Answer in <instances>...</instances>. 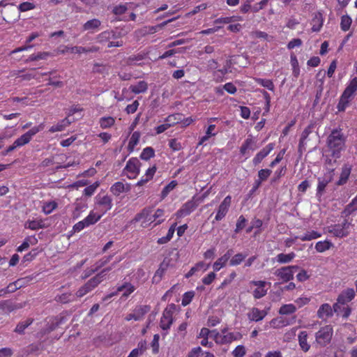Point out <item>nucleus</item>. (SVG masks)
<instances>
[{"mask_svg": "<svg viewBox=\"0 0 357 357\" xmlns=\"http://www.w3.org/2000/svg\"><path fill=\"white\" fill-rule=\"evenodd\" d=\"M335 130L331 131L328 137V148L324 151L325 167L327 173L322 178H318L317 196H321L327 185L333 180L334 176L333 163L335 162Z\"/></svg>", "mask_w": 357, "mask_h": 357, "instance_id": "nucleus-1", "label": "nucleus"}, {"mask_svg": "<svg viewBox=\"0 0 357 357\" xmlns=\"http://www.w3.org/2000/svg\"><path fill=\"white\" fill-rule=\"evenodd\" d=\"M356 211H357V195L342 212L341 218L338 220L339 223L336 225V237H342L349 234L351 223L347 218Z\"/></svg>", "mask_w": 357, "mask_h": 357, "instance_id": "nucleus-2", "label": "nucleus"}, {"mask_svg": "<svg viewBox=\"0 0 357 357\" xmlns=\"http://www.w3.org/2000/svg\"><path fill=\"white\" fill-rule=\"evenodd\" d=\"M357 91V77L353 78L342 94L338 105V111L343 112L349 106L350 102L354 98Z\"/></svg>", "mask_w": 357, "mask_h": 357, "instance_id": "nucleus-3", "label": "nucleus"}, {"mask_svg": "<svg viewBox=\"0 0 357 357\" xmlns=\"http://www.w3.org/2000/svg\"><path fill=\"white\" fill-rule=\"evenodd\" d=\"M140 162L136 158H130L126 165L124 170L128 172L129 178H135L139 174Z\"/></svg>", "mask_w": 357, "mask_h": 357, "instance_id": "nucleus-4", "label": "nucleus"}, {"mask_svg": "<svg viewBox=\"0 0 357 357\" xmlns=\"http://www.w3.org/2000/svg\"><path fill=\"white\" fill-rule=\"evenodd\" d=\"M231 203V197L230 195L227 196L220 204L215 220L216 221H220L222 220L227 212L229 211V207Z\"/></svg>", "mask_w": 357, "mask_h": 357, "instance_id": "nucleus-5", "label": "nucleus"}, {"mask_svg": "<svg viewBox=\"0 0 357 357\" xmlns=\"http://www.w3.org/2000/svg\"><path fill=\"white\" fill-rule=\"evenodd\" d=\"M289 314H280V316L273 319L270 324L273 328H282L284 326L291 324L295 321V317L291 318L287 317Z\"/></svg>", "mask_w": 357, "mask_h": 357, "instance_id": "nucleus-6", "label": "nucleus"}, {"mask_svg": "<svg viewBox=\"0 0 357 357\" xmlns=\"http://www.w3.org/2000/svg\"><path fill=\"white\" fill-rule=\"evenodd\" d=\"M46 320H47V327L45 329L40 331L42 335L49 333L52 331L55 330L56 328L58 327L63 322V321L64 320V317L57 315L55 317H48L47 318Z\"/></svg>", "mask_w": 357, "mask_h": 357, "instance_id": "nucleus-7", "label": "nucleus"}, {"mask_svg": "<svg viewBox=\"0 0 357 357\" xmlns=\"http://www.w3.org/2000/svg\"><path fill=\"white\" fill-rule=\"evenodd\" d=\"M198 206L194 200H190L185 203L176 212L177 218H183L190 214Z\"/></svg>", "mask_w": 357, "mask_h": 357, "instance_id": "nucleus-8", "label": "nucleus"}, {"mask_svg": "<svg viewBox=\"0 0 357 357\" xmlns=\"http://www.w3.org/2000/svg\"><path fill=\"white\" fill-rule=\"evenodd\" d=\"M355 296V291L353 288H348L343 291L336 299V307H337V304H346L350 302ZM336 312H337V309L336 308Z\"/></svg>", "mask_w": 357, "mask_h": 357, "instance_id": "nucleus-9", "label": "nucleus"}, {"mask_svg": "<svg viewBox=\"0 0 357 357\" xmlns=\"http://www.w3.org/2000/svg\"><path fill=\"white\" fill-rule=\"evenodd\" d=\"M333 335L332 328H324L317 333L316 338L319 343L325 344L328 342Z\"/></svg>", "mask_w": 357, "mask_h": 357, "instance_id": "nucleus-10", "label": "nucleus"}, {"mask_svg": "<svg viewBox=\"0 0 357 357\" xmlns=\"http://www.w3.org/2000/svg\"><path fill=\"white\" fill-rule=\"evenodd\" d=\"M96 204L98 206H100L102 207V209L104 210L103 213L109 211L113 206L112 199L111 197H109L108 195L101 196L100 195H98L96 196Z\"/></svg>", "mask_w": 357, "mask_h": 357, "instance_id": "nucleus-11", "label": "nucleus"}, {"mask_svg": "<svg viewBox=\"0 0 357 357\" xmlns=\"http://www.w3.org/2000/svg\"><path fill=\"white\" fill-rule=\"evenodd\" d=\"M352 166L349 164H344L341 169L338 180L336 181V185H344L351 174Z\"/></svg>", "mask_w": 357, "mask_h": 357, "instance_id": "nucleus-12", "label": "nucleus"}, {"mask_svg": "<svg viewBox=\"0 0 357 357\" xmlns=\"http://www.w3.org/2000/svg\"><path fill=\"white\" fill-rule=\"evenodd\" d=\"M239 333H229L224 335H220L219 333H215L214 339L217 343L227 344L234 340H236L239 337Z\"/></svg>", "mask_w": 357, "mask_h": 357, "instance_id": "nucleus-13", "label": "nucleus"}, {"mask_svg": "<svg viewBox=\"0 0 357 357\" xmlns=\"http://www.w3.org/2000/svg\"><path fill=\"white\" fill-rule=\"evenodd\" d=\"M274 149V144L273 143L268 144L266 147L262 149L252 160V162L255 165L259 164L264 158H265L271 151Z\"/></svg>", "mask_w": 357, "mask_h": 357, "instance_id": "nucleus-14", "label": "nucleus"}, {"mask_svg": "<svg viewBox=\"0 0 357 357\" xmlns=\"http://www.w3.org/2000/svg\"><path fill=\"white\" fill-rule=\"evenodd\" d=\"M135 287L128 282H126L123 285L117 288V291L114 293H112L107 296L104 300H108L109 298H112L113 296L116 295L118 292L123 291V296L127 297L131 293H132L135 291Z\"/></svg>", "mask_w": 357, "mask_h": 357, "instance_id": "nucleus-15", "label": "nucleus"}, {"mask_svg": "<svg viewBox=\"0 0 357 357\" xmlns=\"http://www.w3.org/2000/svg\"><path fill=\"white\" fill-rule=\"evenodd\" d=\"M275 275L284 282L290 281L294 278V271L287 266L277 269Z\"/></svg>", "mask_w": 357, "mask_h": 357, "instance_id": "nucleus-16", "label": "nucleus"}, {"mask_svg": "<svg viewBox=\"0 0 357 357\" xmlns=\"http://www.w3.org/2000/svg\"><path fill=\"white\" fill-rule=\"evenodd\" d=\"M130 190V185L128 183L124 184L118 181L110 187V192L115 196H119L121 193L127 192Z\"/></svg>", "mask_w": 357, "mask_h": 357, "instance_id": "nucleus-17", "label": "nucleus"}, {"mask_svg": "<svg viewBox=\"0 0 357 357\" xmlns=\"http://www.w3.org/2000/svg\"><path fill=\"white\" fill-rule=\"evenodd\" d=\"M234 251L232 249L228 250L227 252L220 257L214 264H213V269L215 271H218L221 268L225 266L227 261L229 259Z\"/></svg>", "mask_w": 357, "mask_h": 357, "instance_id": "nucleus-18", "label": "nucleus"}, {"mask_svg": "<svg viewBox=\"0 0 357 357\" xmlns=\"http://www.w3.org/2000/svg\"><path fill=\"white\" fill-rule=\"evenodd\" d=\"M312 19L311 20L312 31L313 32H318L320 31L323 25L322 15L319 12H316L312 14Z\"/></svg>", "mask_w": 357, "mask_h": 357, "instance_id": "nucleus-19", "label": "nucleus"}, {"mask_svg": "<svg viewBox=\"0 0 357 357\" xmlns=\"http://www.w3.org/2000/svg\"><path fill=\"white\" fill-rule=\"evenodd\" d=\"M252 283L257 286V288L253 291V296L255 298H260L266 295V289L265 285L266 284L264 281H253Z\"/></svg>", "mask_w": 357, "mask_h": 357, "instance_id": "nucleus-20", "label": "nucleus"}, {"mask_svg": "<svg viewBox=\"0 0 357 357\" xmlns=\"http://www.w3.org/2000/svg\"><path fill=\"white\" fill-rule=\"evenodd\" d=\"M345 139L346 137L336 129V158H339L337 153L345 148Z\"/></svg>", "mask_w": 357, "mask_h": 357, "instance_id": "nucleus-21", "label": "nucleus"}, {"mask_svg": "<svg viewBox=\"0 0 357 357\" xmlns=\"http://www.w3.org/2000/svg\"><path fill=\"white\" fill-rule=\"evenodd\" d=\"M101 25V22L96 18L90 20L83 24V30L93 32Z\"/></svg>", "mask_w": 357, "mask_h": 357, "instance_id": "nucleus-22", "label": "nucleus"}, {"mask_svg": "<svg viewBox=\"0 0 357 357\" xmlns=\"http://www.w3.org/2000/svg\"><path fill=\"white\" fill-rule=\"evenodd\" d=\"M71 123V121L68 119V117L62 119L57 124L52 126L50 127L49 131L52 133L55 132H59L63 130L68 126Z\"/></svg>", "mask_w": 357, "mask_h": 357, "instance_id": "nucleus-23", "label": "nucleus"}, {"mask_svg": "<svg viewBox=\"0 0 357 357\" xmlns=\"http://www.w3.org/2000/svg\"><path fill=\"white\" fill-rule=\"evenodd\" d=\"M33 322V319L28 318L24 321L19 322L14 331L20 335L24 334V330Z\"/></svg>", "mask_w": 357, "mask_h": 357, "instance_id": "nucleus-24", "label": "nucleus"}, {"mask_svg": "<svg viewBox=\"0 0 357 357\" xmlns=\"http://www.w3.org/2000/svg\"><path fill=\"white\" fill-rule=\"evenodd\" d=\"M147 89H148V84L144 81H140V82H137L136 84L131 85L130 86V91L135 94L144 93L147 90Z\"/></svg>", "mask_w": 357, "mask_h": 357, "instance_id": "nucleus-25", "label": "nucleus"}, {"mask_svg": "<svg viewBox=\"0 0 357 357\" xmlns=\"http://www.w3.org/2000/svg\"><path fill=\"white\" fill-rule=\"evenodd\" d=\"M254 144H255V141L252 139V137L251 135H249L248 137L245 140V142L241 146V149H240L241 153L244 155V154H245L247 150H248V149L255 150V147L253 146Z\"/></svg>", "mask_w": 357, "mask_h": 357, "instance_id": "nucleus-26", "label": "nucleus"}, {"mask_svg": "<svg viewBox=\"0 0 357 357\" xmlns=\"http://www.w3.org/2000/svg\"><path fill=\"white\" fill-rule=\"evenodd\" d=\"M172 314H162L160 319V327L162 330H167L173 322Z\"/></svg>", "mask_w": 357, "mask_h": 357, "instance_id": "nucleus-27", "label": "nucleus"}, {"mask_svg": "<svg viewBox=\"0 0 357 357\" xmlns=\"http://www.w3.org/2000/svg\"><path fill=\"white\" fill-rule=\"evenodd\" d=\"M333 247V243L329 241H319L315 245V249L319 252H324Z\"/></svg>", "mask_w": 357, "mask_h": 357, "instance_id": "nucleus-28", "label": "nucleus"}, {"mask_svg": "<svg viewBox=\"0 0 357 357\" xmlns=\"http://www.w3.org/2000/svg\"><path fill=\"white\" fill-rule=\"evenodd\" d=\"M296 255L294 252H290L289 254L280 253L277 255V261L280 264H287L291 261L295 257Z\"/></svg>", "mask_w": 357, "mask_h": 357, "instance_id": "nucleus-29", "label": "nucleus"}, {"mask_svg": "<svg viewBox=\"0 0 357 357\" xmlns=\"http://www.w3.org/2000/svg\"><path fill=\"white\" fill-rule=\"evenodd\" d=\"M101 217L102 215H96L93 211H91L89 215L84 219V221L86 223L85 225L89 227L91 225H94L101 218Z\"/></svg>", "mask_w": 357, "mask_h": 357, "instance_id": "nucleus-30", "label": "nucleus"}, {"mask_svg": "<svg viewBox=\"0 0 357 357\" xmlns=\"http://www.w3.org/2000/svg\"><path fill=\"white\" fill-rule=\"evenodd\" d=\"M321 236V234L312 230V231H307L306 233H305L303 236H299V239H301L303 241H311L313 239L318 238Z\"/></svg>", "mask_w": 357, "mask_h": 357, "instance_id": "nucleus-31", "label": "nucleus"}, {"mask_svg": "<svg viewBox=\"0 0 357 357\" xmlns=\"http://www.w3.org/2000/svg\"><path fill=\"white\" fill-rule=\"evenodd\" d=\"M151 213V209L145 208L140 213H137L132 220V222H139L142 220H147Z\"/></svg>", "mask_w": 357, "mask_h": 357, "instance_id": "nucleus-32", "label": "nucleus"}, {"mask_svg": "<svg viewBox=\"0 0 357 357\" xmlns=\"http://www.w3.org/2000/svg\"><path fill=\"white\" fill-rule=\"evenodd\" d=\"M74 299V296L71 293H63L61 295H57L55 300L61 303H67Z\"/></svg>", "mask_w": 357, "mask_h": 357, "instance_id": "nucleus-33", "label": "nucleus"}, {"mask_svg": "<svg viewBox=\"0 0 357 357\" xmlns=\"http://www.w3.org/2000/svg\"><path fill=\"white\" fill-rule=\"evenodd\" d=\"M114 123L115 120L112 116L102 117L100 119V126L103 129L112 126Z\"/></svg>", "mask_w": 357, "mask_h": 357, "instance_id": "nucleus-34", "label": "nucleus"}, {"mask_svg": "<svg viewBox=\"0 0 357 357\" xmlns=\"http://www.w3.org/2000/svg\"><path fill=\"white\" fill-rule=\"evenodd\" d=\"M352 22L351 18L346 15L341 17L340 28L342 31H347L349 29Z\"/></svg>", "mask_w": 357, "mask_h": 357, "instance_id": "nucleus-35", "label": "nucleus"}, {"mask_svg": "<svg viewBox=\"0 0 357 357\" xmlns=\"http://www.w3.org/2000/svg\"><path fill=\"white\" fill-rule=\"evenodd\" d=\"M178 18V17H173V18H171L169 20H167L166 21H164L162 22V23L158 24V25H155V26H149V32L151 33H155L157 32L159 29H162L164 26H165L167 24H169V22H172L173 21H174L175 20H176Z\"/></svg>", "mask_w": 357, "mask_h": 357, "instance_id": "nucleus-36", "label": "nucleus"}, {"mask_svg": "<svg viewBox=\"0 0 357 357\" xmlns=\"http://www.w3.org/2000/svg\"><path fill=\"white\" fill-rule=\"evenodd\" d=\"M140 137V134L138 132H134L130 139L128 143V149L132 151L135 146L138 144Z\"/></svg>", "mask_w": 357, "mask_h": 357, "instance_id": "nucleus-37", "label": "nucleus"}, {"mask_svg": "<svg viewBox=\"0 0 357 357\" xmlns=\"http://www.w3.org/2000/svg\"><path fill=\"white\" fill-rule=\"evenodd\" d=\"M154 155V149L152 147H146L142 151L140 155V158L142 160H148L150 158H153Z\"/></svg>", "mask_w": 357, "mask_h": 357, "instance_id": "nucleus-38", "label": "nucleus"}, {"mask_svg": "<svg viewBox=\"0 0 357 357\" xmlns=\"http://www.w3.org/2000/svg\"><path fill=\"white\" fill-rule=\"evenodd\" d=\"M25 228L36 230L43 227L42 222L38 220H27L24 225Z\"/></svg>", "mask_w": 357, "mask_h": 357, "instance_id": "nucleus-39", "label": "nucleus"}, {"mask_svg": "<svg viewBox=\"0 0 357 357\" xmlns=\"http://www.w3.org/2000/svg\"><path fill=\"white\" fill-rule=\"evenodd\" d=\"M305 332H301L298 336L299 344L304 351H307L310 349V345L307 343V335Z\"/></svg>", "mask_w": 357, "mask_h": 357, "instance_id": "nucleus-40", "label": "nucleus"}, {"mask_svg": "<svg viewBox=\"0 0 357 357\" xmlns=\"http://www.w3.org/2000/svg\"><path fill=\"white\" fill-rule=\"evenodd\" d=\"M104 279L101 274L98 273L96 276L91 278L88 282V285L90 286L92 289L96 287Z\"/></svg>", "mask_w": 357, "mask_h": 357, "instance_id": "nucleus-41", "label": "nucleus"}, {"mask_svg": "<svg viewBox=\"0 0 357 357\" xmlns=\"http://www.w3.org/2000/svg\"><path fill=\"white\" fill-rule=\"evenodd\" d=\"M246 257V255L242 253H238L235 255L229 261L231 266H237L240 264Z\"/></svg>", "mask_w": 357, "mask_h": 357, "instance_id": "nucleus-42", "label": "nucleus"}, {"mask_svg": "<svg viewBox=\"0 0 357 357\" xmlns=\"http://www.w3.org/2000/svg\"><path fill=\"white\" fill-rule=\"evenodd\" d=\"M195 293L194 291L185 292L183 296L181 304L183 306H186L187 305H188L192 301V298L195 296Z\"/></svg>", "mask_w": 357, "mask_h": 357, "instance_id": "nucleus-43", "label": "nucleus"}, {"mask_svg": "<svg viewBox=\"0 0 357 357\" xmlns=\"http://www.w3.org/2000/svg\"><path fill=\"white\" fill-rule=\"evenodd\" d=\"M84 51H85L84 47L74 46V47H69L68 46H66L64 50H61V52L63 54L68 52H70L71 53L82 54V53H84Z\"/></svg>", "mask_w": 357, "mask_h": 357, "instance_id": "nucleus-44", "label": "nucleus"}, {"mask_svg": "<svg viewBox=\"0 0 357 357\" xmlns=\"http://www.w3.org/2000/svg\"><path fill=\"white\" fill-rule=\"evenodd\" d=\"M57 207V204L55 202H47L44 204L43 207V212L45 214L51 213L53 210H54Z\"/></svg>", "mask_w": 357, "mask_h": 357, "instance_id": "nucleus-45", "label": "nucleus"}, {"mask_svg": "<svg viewBox=\"0 0 357 357\" xmlns=\"http://www.w3.org/2000/svg\"><path fill=\"white\" fill-rule=\"evenodd\" d=\"M144 58V56L141 54L137 55H132L127 59L126 63L128 65L136 64L137 62L142 61Z\"/></svg>", "mask_w": 357, "mask_h": 357, "instance_id": "nucleus-46", "label": "nucleus"}, {"mask_svg": "<svg viewBox=\"0 0 357 357\" xmlns=\"http://www.w3.org/2000/svg\"><path fill=\"white\" fill-rule=\"evenodd\" d=\"M176 185L177 182L176 181H172L168 185H167L162 190V197H165L169 193V192L172 191L176 186Z\"/></svg>", "mask_w": 357, "mask_h": 357, "instance_id": "nucleus-47", "label": "nucleus"}, {"mask_svg": "<svg viewBox=\"0 0 357 357\" xmlns=\"http://www.w3.org/2000/svg\"><path fill=\"white\" fill-rule=\"evenodd\" d=\"M257 83L270 91L274 90V84L273 82L270 79H258Z\"/></svg>", "mask_w": 357, "mask_h": 357, "instance_id": "nucleus-48", "label": "nucleus"}, {"mask_svg": "<svg viewBox=\"0 0 357 357\" xmlns=\"http://www.w3.org/2000/svg\"><path fill=\"white\" fill-rule=\"evenodd\" d=\"M44 128L43 124H40L38 126H35L24 133L27 137L31 140L32 137L37 134L38 132L41 131Z\"/></svg>", "mask_w": 357, "mask_h": 357, "instance_id": "nucleus-49", "label": "nucleus"}, {"mask_svg": "<svg viewBox=\"0 0 357 357\" xmlns=\"http://www.w3.org/2000/svg\"><path fill=\"white\" fill-rule=\"evenodd\" d=\"M312 132V126H308L305 130L303 131L301 134V137L299 142V148L301 149L304 145V142Z\"/></svg>", "mask_w": 357, "mask_h": 357, "instance_id": "nucleus-50", "label": "nucleus"}, {"mask_svg": "<svg viewBox=\"0 0 357 357\" xmlns=\"http://www.w3.org/2000/svg\"><path fill=\"white\" fill-rule=\"evenodd\" d=\"M272 171L268 169H263L258 172V179L261 182L266 181L271 174Z\"/></svg>", "mask_w": 357, "mask_h": 357, "instance_id": "nucleus-51", "label": "nucleus"}, {"mask_svg": "<svg viewBox=\"0 0 357 357\" xmlns=\"http://www.w3.org/2000/svg\"><path fill=\"white\" fill-rule=\"evenodd\" d=\"M246 222L247 220L245 217L243 215H241L237 220L234 231L236 233H238L241 230H242L245 227Z\"/></svg>", "mask_w": 357, "mask_h": 357, "instance_id": "nucleus-52", "label": "nucleus"}, {"mask_svg": "<svg viewBox=\"0 0 357 357\" xmlns=\"http://www.w3.org/2000/svg\"><path fill=\"white\" fill-rule=\"evenodd\" d=\"M48 56H49V54L47 52H39L37 54H31L27 59V61H38V60H40V59H46Z\"/></svg>", "mask_w": 357, "mask_h": 357, "instance_id": "nucleus-53", "label": "nucleus"}, {"mask_svg": "<svg viewBox=\"0 0 357 357\" xmlns=\"http://www.w3.org/2000/svg\"><path fill=\"white\" fill-rule=\"evenodd\" d=\"M110 34L111 33H109V31H105L100 33L97 36V41L100 43H103L109 41L111 39Z\"/></svg>", "mask_w": 357, "mask_h": 357, "instance_id": "nucleus-54", "label": "nucleus"}, {"mask_svg": "<svg viewBox=\"0 0 357 357\" xmlns=\"http://www.w3.org/2000/svg\"><path fill=\"white\" fill-rule=\"evenodd\" d=\"M234 357H243L245 354V349L243 345L237 346L232 351Z\"/></svg>", "mask_w": 357, "mask_h": 357, "instance_id": "nucleus-55", "label": "nucleus"}, {"mask_svg": "<svg viewBox=\"0 0 357 357\" xmlns=\"http://www.w3.org/2000/svg\"><path fill=\"white\" fill-rule=\"evenodd\" d=\"M31 140L27 137V136L24 134L20 137L17 138L15 141V146L17 147L22 146L26 144H28Z\"/></svg>", "mask_w": 357, "mask_h": 357, "instance_id": "nucleus-56", "label": "nucleus"}, {"mask_svg": "<svg viewBox=\"0 0 357 357\" xmlns=\"http://www.w3.org/2000/svg\"><path fill=\"white\" fill-rule=\"evenodd\" d=\"M35 8V6L30 2H23L20 3L18 6V9L20 12H26L28 10H30L31 9H33Z\"/></svg>", "mask_w": 357, "mask_h": 357, "instance_id": "nucleus-57", "label": "nucleus"}, {"mask_svg": "<svg viewBox=\"0 0 357 357\" xmlns=\"http://www.w3.org/2000/svg\"><path fill=\"white\" fill-rule=\"evenodd\" d=\"M98 185H99V183L98 182H96L93 184L86 187L84 190V194L86 196H89V197L91 196L94 193L95 190L98 187Z\"/></svg>", "mask_w": 357, "mask_h": 357, "instance_id": "nucleus-58", "label": "nucleus"}, {"mask_svg": "<svg viewBox=\"0 0 357 357\" xmlns=\"http://www.w3.org/2000/svg\"><path fill=\"white\" fill-rule=\"evenodd\" d=\"M112 258V255H109L102 258L96 263V267L98 268V270H99L102 267L105 266L108 262H109Z\"/></svg>", "mask_w": 357, "mask_h": 357, "instance_id": "nucleus-59", "label": "nucleus"}, {"mask_svg": "<svg viewBox=\"0 0 357 357\" xmlns=\"http://www.w3.org/2000/svg\"><path fill=\"white\" fill-rule=\"evenodd\" d=\"M86 208V206L82 204H77L75 210L73 212V218L76 219L80 215V213Z\"/></svg>", "mask_w": 357, "mask_h": 357, "instance_id": "nucleus-60", "label": "nucleus"}, {"mask_svg": "<svg viewBox=\"0 0 357 357\" xmlns=\"http://www.w3.org/2000/svg\"><path fill=\"white\" fill-rule=\"evenodd\" d=\"M285 172H286L285 167H283L280 168V169L275 171V174H274V176L271 179V183H273L277 182L281 176L284 175Z\"/></svg>", "mask_w": 357, "mask_h": 357, "instance_id": "nucleus-61", "label": "nucleus"}, {"mask_svg": "<svg viewBox=\"0 0 357 357\" xmlns=\"http://www.w3.org/2000/svg\"><path fill=\"white\" fill-rule=\"evenodd\" d=\"M159 339H160V335L158 334H155L153 335V339L151 342V346L153 347V352L154 354H157L159 351Z\"/></svg>", "mask_w": 357, "mask_h": 357, "instance_id": "nucleus-62", "label": "nucleus"}, {"mask_svg": "<svg viewBox=\"0 0 357 357\" xmlns=\"http://www.w3.org/2000/svg\"><path fill=\"white\" fill-rule=\"evenodd\" d=\"M297 310V307L296 305L289 304V305H284L282 306L279 310V312H295V311Z\"/></svg>", "mask_w": 357, "mask_h": 357, "instance_id": "nucleus-63", "label": "nucleus"}, {"mask_svg": "<svg viewBox=\"0 0 357 357\" xmlns=\"http://www.w3.org/2000/svg\"><path fill=\"white\" fill-rule=\"evenodd\" d=\"M139 103L137 100H135L132 104L127 105L126 107V112L128 114H133L137 109Z\"/></svg>", "mask_w": 357, "mask_h": 357, "instance_id": "nucleus-64", "label": "nucleus"}]
</instances>
